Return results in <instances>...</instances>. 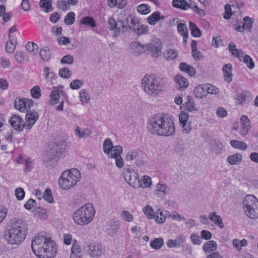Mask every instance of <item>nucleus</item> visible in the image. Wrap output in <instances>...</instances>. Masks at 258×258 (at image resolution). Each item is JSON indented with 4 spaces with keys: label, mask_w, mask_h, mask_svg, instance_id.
<instances>
[{
    "label": "nucleus",
    "mask_w": 258,
    "mask_h": 258,
    "mask_svg": "<svg viewBox=\"0 0 258 258\" xmlns=\"http://www.w3.org/2000/svg\"><path fill=\"white\" fill-rule=\"evenodd\" d=\"M147 128L152 134L160 136H172L175 131L172 119L163 114H157L151 118L148 122Z\"/></svg>",
    "instance_id": "nucleus-1"
},
{
    "label": "nucleus",
    "mask_w": 258,
    "mask_h": 258,
    "mask_svg": "<svg viewBox=\"0 0 258 258\" xmlns=\"http://www.w3.org/2000/svg\"><path fill=\"white\" fill-rule=\"evenodd\" d=\"M33 253L39 258H52L56 252L54 241L43 235L36 236L32 242Z\"/></svg>",
    "instance_id": "nucleus-2"
},
{
    "label": "nucleus",
    "mask_w": 258,
    "mask_h": 258,
    "mask_svg": "<svg viewBox=\"0 0 258 258\" xmlns=\"http://www.w3.org/2000/svg\"><path fill=\"white\" fill-rule=\"evenodd\" d=\"M141 85L145 92L150 96H156L162 91L164 82L162 79L154 75H146L141 81Z\"/></svg>",
    "instance_id": "nucleus-3"
},
{
    "label": "nucleus",
    "mask_w": 258,
    "mask_h": 258,
    "mask_svg": "<svg viewBox=\"0 0 258 258\" xmlns=\"http://www.w3.org/2000/svg\"><path fill=\"white\" fill-rule=\"evenodd\" d=\"M95 210L93 205L87 203L76 210L73 215L74 222L81 226L90 223L94 219Z\"/></svg>",
    "instance_id": "nucleus-4"
},
{
    "label": "nucleus",
    "mask_w": 258,
    "mask_h": 258,
    "mask_svg": "<svg viewBox=\"0 0 258 258\" xmlns=\"http://www.w3.org/2000/svg\"><path fill=\"white\" fill-rule=\"evenodd\" d=\"M81 176L80 171L76 168L65 170L59 177V185L63 189H69L74 186L80 180Z\"/></svg>",
    "instance_id": "nucleus-5"
},
{
    "label": "nucleus",
    "mask_w": 258,
    "mask_h": 258,
    "mask_svg": "<svg viewBox=\"0 0 258 258\" xmlns=\"http://www.w3.org/2000/svg\"><path fill=\"white\" fill-rule=\"evenodd\" d=\"M246 215L251 219L258 218V200L253 195L246 196L243 202Z\"/></svg>",
    "instance_id": "nucleus-6"
},
{
    "label": "nucleus",
    "mask_w": 258,
    "mask_h": 258,
    "mask_svg": "<svg viewBox=\"0 0 258 258\" xmlns=\"http://www.w3.org/2000/svg\"><path fill=\"white\" fill-rule=\"evenodd\" d=\"M228 46L229 52L233 56L237 57L239 61H243L249 69L254 68L255 65L252 59L241 49H236L233 42H230Z\"/></svg>",
    "instance_id": "nucleus-7"
},
{
    "label": "nucleus",
    "mask_w": 258,
    "mask_h": 258,
    "mask_svg": "<svg viewBox=\"0 0 258 258\" xmlns=\"http://www.w3.org/2000/svg\"><path fill=\"white\" fill-rule=\"evenodd\" d=\"M5 236L6 241L9 244L18 245L24 241L26 235H23L22 233L8 228L5 232Z\"/></svg>",
    "instance_id": "nucleus-8"
},
{
    "label": "nucleus",
    "mask_w": 258,
    "mask_h": 258,
    "mask_svg": "<svg viewBox=\"0 0 258 258\" xmlns=\"http://www.w3.org/2000/svg\"><path fill=\"white\" fill-rule=\"evenodd\" d=\"M122 175L125 181L132 187L138 188L139 178L138 174L130 167H125L122 172Z\"/></svg>",
    "instance_id": "nucleus-9"
},
{
    "label": "nucleus",
    "mask_w": 258,
    "mask_h": 258,
    "mask_svg": "<svg viewBox=\"0 0 258 258\" xmlns=\"http://www.w3.org/2000/svg\"><path fill=\"white\" fill-rule=\"evenodd\" d=\"M8 229L26 235L27 233V225L25 221L21 219L13 218L10 221Z\"/></svg>",
    "instance_id": "nucleus-10"
},
{
    "label": "nucleus",
    "mask_w": 258,
    "mask_h": 258,
    "mask_svg": "<svg viewBox=\"0 0 258 258\" xmlns=\"http://www.w3.org/2000/svg\"><path fill=\"white\" fill-rule=\"evenodd\" d=\"M148 54L153 57H158L161 53V42L159 39H154L145 45Z\"/></svg>",
    "instance_id": "nucleus-11"
},
{
    "label": "nucleus",
    "mask_w": 258,
    "mask_h": 258,
    "mask_svg": "<svg viewBox=\"0 0 258 258\" xmlns=\"http://www.w3.org/2000/svg\"><path fill=\"white\" fill-rule=\"evenodd\" d=\"M137 21V19L131 15L126 16L122 19L118 20V23H120L118 27V31L121 33L127 31L129 29H132V25H134Z\"/></svg>",
    "instance_id": "nucleus-12"
},
{
    "label": "nucleus",
    "mask_w": 258,
    "mask_h": 258,
    "mask_svg": "<svg viewBox=\"0 0 258 258\" xmlns=\"http://www.w3.org/2000/svg\"><path fill=\"white\" fill-rule=\"evenodd\" d=\"M243 21H237L234 25L236 30L239 32H242L244 30H250L253 22L252 19L248 16L245 17Z\"/></svg>",
    "instance_id": "nucleus-13"
},
{
    "label": "nucleus",
    "mask_w": 258,
    "mask_h": 258,
    "mask_svg": "<svg viewBox=\"0 0 258 258\" xmlns=\"http://www.w3.org/2000/svg\"><path fill=\"white\" fill-rule=\"evenodd\" d=\"M17 31L16 26L14 25L10 28L9 31V39L6 45V51L8 53H12L15 49L17 44V40L12 38L11 33Z\"/></svg>",
    "instance_id": "nucleus-14"
},
{
    "label": "nucleus",
    "mask_w": 258,
    "mask_h": 258,
    "mask_svg": "<svg viewBox=\"0 0 258 258\" xmlns=\"http://www.w3.org/2000/svg\"><path fill=\"white\" fill-rule=\"evenodd\" d=\"M85 250L91 256L98 257L102 255L104 249L101 244H92L86 246L85 248Z\"/></svg>",
    "instance_id": "nucleus-15"
},
{
    "label": "nucleus",
    "mask_w": 258,
    "mask_h": 258,
    "mask_svg": "<svg viewBox=\"0 0 258 258\" xmlns=\"http://www.w3.org/2000/svg\"><path fill=\"white\" fill-rule=\"evenodd\" d=\"M38 119V113L37 111L31 110L27 111L25 116V128L31 129Z\"/></svg>",
    "instance_id": "nucleus-16"
},
{
    "label": "nucleus",
    "mask_w": 258,
    "mask_h": 258,
    "mask_svg": "<svg viewBox=\"0 0 258 258\" xmlns=\"http://www.w3.org/2000/svg\"><path fill=\"white\" fill-rule=\"evenodd\" d=\"M32 105L33 101L28 99H16L14 103L15 108L21 112L24 111L27 108H30Z\"/></svg>",
    "instance_id": "nucleus-17"
},
{
    "label": "nucleus",
    "mask_w": 258,
    "mask_h": 258,
    "mask_svg": "<svg viewBox=\"0 0 258 258\" xmlns=\"http://www.w3.org/2000/svg\"><path fill=\"white\" fill-rule=\"evenodd\" d=\"M16 162L26 166L25 172H30L33 168V160L24 154H20Z\"/></svg>",
    "instance_id": "nucleus-18"
},
{
    "label": "nucleus",
    "mask_w": 258,
    "mask_h": 258,
    "mask_svg": "<svg viewBox=\"0 0 258 258\" xmlns=\"http://www.w3.org/2000/svg\"><path fill=\"white\" fill-rule=\"evenodd\" d=\"M23 119L17 115H13L9 119V122L13 128L17 131H22L25 128V124L22 123Z\"/></svg>",
    "instance_id": "nucleus-19"
},
{
    "label": "nucleus",
    "mask_w": 258,
    "mask_h": 258,
    "mask_svg": "<svg viewBox=\"0 0 258 258\" xmlns=\"http://www.w3.org/2000/svg\"><path fill=\"white\" fill-rule=\"evenodd\" d=\"M130 51L135 56H139L142 54L145 50V45L140 43L134 41L130 44Z\"/></svg>",
    "instance_id": "nucleus-20"
},
{
    "label": "nucleus",
    "mask_w": 258,
    "mask_h": 258,
    "mask_svg": "<svg viewBox=\"0 0 258 258\" xmlns=\"http://www.w3.org/2000/svg\"><path fill=\"white\" fill-rule=\"evenodd\" d=\"M240 122L241 125L240 134L242 136H245L251 128L250 120L247 116L243 115L240 117Z\"/></svg>",
    "instance_id": "nucleus-21"
},
{
    "label": "nucleus",
    "mask_w": 258,
    "mask_h": 258,
    "mask_svg": "<svg viewBox=\"0 0 258 258\" xmlns=\"http://www.w3.org/2000/svg\"><path fill=\"white\" fill-rule=\"evenodd\" d=\"M52 149L57 156L62 154L67 150L66 142L62 140H56L53 145Z\"/></svg>",
    "instance_id": "nucleus-22"
},
{
    "label": "nucleus",
    "mask_w": 258,
    "mask_h": 258,
    "mask_svg": "<svg viewBox=\"0 0 258 258\" xmlns=\"http://www.w3.org/2000/svg\"><path fill=\"white\" fill-rule=\"evenodd\" d=\"M174 80L176 83V86L178 90H184L188 86V81L180 75H177L175 76Z\"/></svg>",
    "instance_id": "nucleus-23"
},
{
    "label": "nucleus",
    "mask_w": 258,
    "mask_h": 258,
    "mask_svg": "<svg viewBox=\"0 0 258 258\" xmlns=\"http://www.w3.org/2000/svg\"><path fill=\"white\" fill-rule=\"evenodd\" d=\"M107 25L109 30L114 31L113 36L115 37H117L118 33L121 32V31H118V27L120 25V23H118V20L116 22L114 18L110 17L108 20Z\"/></svg>",
    "instance_id": "nucleus-24"
},
{
    "label": "nucleus",
    "mask_w": 258,
    "mask_h": 258,
    "mask_svg": "<svg viewBox=\"0 0 258 258\" xmlns=\"http://www.w3.org/2000/svg\"><path fill=\"white\" fill-rule=\"evenodd\" d=\"M185 237L183 235H180L177 236L175 239H170L167 243V245L168 247L172 248L177 246L180 247L183 246L185 242Z\"/></svg>",
    "instance_id": "nucleus-25"
},
{
    "label": "nucleus",
    "mask_w": 258,
    "mask_h": 258,
    "mask_svg": "<svg viewBox=\"0 0 258 258\" xmlns=\"http://www.w3.org/2000/svg\"><path fill=\"white\" fill-rule=\"evenodd\" d=\"M209 220L221 228L224 227V224L222 221V218L216 212H211L209 214Z\"/></svg>",
    "instance_id": "nucleus-26"
},
{
    "label": "nucleus",
    "mask_w": 258,
    "mask_h": 258,
    "mask_svg": "<svg viewBox=\"0 0 258 258\" xmlns=\"http://www.w3.org/2000/svg\"><path fill=\"white\" fill-rule=\"evenodd\" d=\"M164 18V16L161 15L160 12L156 11L149 16L147 18V22L150 25H155L161 20H163Z\"/></svg>",
    "instance_id": "nucleus-27"
},
{
    "label": "nucleus",
    "mask_w": 258,
    "mask_h": 258,
    "mask_svg": "<svg viewBox=\"0 0 258 258\" xmlns=\"http://www.w3.org/2000/svg\"><path fill=\"white\" fill-rule=\"evenodd\" d=\"M82 255V249L76 240L73 241L71 248L70 258H80Z\"/></svg>",
    "instance_id": "nucleus-28"
},
{
    "label": "nucleus",
    "mask_w": 258,
    "mask_h": 258,
    "mask_svg": "<svg viewBox=\"0 0 258 258\" xmlns=\"http://www.w3.org/2000/svg\"><path fill=\"white\" fill-rule=\"evenodd\" d=\"M132 28L133 31L139 35L146 34L148 30V27L145 25H140L138 20L136 23L132 25Z\"/></svg>",
    "instance_id": "nucleus-29"
},
{
    "label": "nucleus",
    "mask_w": 258,
    "mask_h": 258,
    "mask_svg": "<svg viewBox=\"0 0 258 258\" xmlns=\"http://www.w3.org/2000/svg\"><path fill=\"white\" fill-rule=\"evenodd\" d=\"M232 65L230 63L225 64L223 68L225 81L230 83L232 81V74L231 73Z\"/></svg>",
    "instance_id": "nucleus-30"
},
{
    "label": "nucleus",
    "mask_w": 258,
    "mask_h": 258,
    "mask_svg": "<svg viewBox=\"0 0 258 258\" xmlns=\"http://www.w3.org/2000/svg\"><path fill=\"white\" fill-rule=\"evenodd\" d=\"M138 188L140 187L143 188H147L150 187V185H151L152 180L149 176L147 175H144L142 177L141 179L138 178Z\"/></svg>",
    "instance_id": "nucleus-31"
},
{
    "label": "nucleus",
    "mask_w": 258,
    "mask_h": 258,
    "mask_svg": "<svg viewBox=\"0 0 258 258\" xmlns=\"http://www.w3.org/2000/svg\"><path fill=\"white\" fill-rule=\"evenodd\" d=\"M187 102L185 103V109L189 112L194 111H197L198 109L195 106V103L194 98L192 96L188 95L187 96Z\"/></svg>",
    "instance_id": "nucleus-32"
},
{
    "label": "nucleus",
    "mask_w": 258,
    "mask_h": 258,
    "mask_svg": "<svg viewBox=\"0 0 258 258\" xmlns=\"http://www.w3.org/2000/svg\"><path fill=\"white\" fill-rule=\"evenodd\" d=\"M113 148V145L111 140L109 138L106 139L104 141L103 148L104 153L107 154L108 157L110 156V155L113 154L112 152Z\"/></svg>",
    "instance_id": "nucleus-33"
},
{
    "label": "nucleus",
    "mask_w": 258,
    "mask_h": 258,
    "mask_svg": "<svg viewBox=\"0 0 258 258\" xmlns=\"http://www.w3.org/2000/svg\"><path fill=\"white\" fill-rule=\"evenodd\" d=\"M217 248V243L213 240L208 241L203 245V249L206 252H211Z\"/></svg>",
    "instance_id": "nucleus-34"
},
{
    "label": "nucleus",
    "mask_w": 258,
    "mask_h": 258,
    "mask_svg": "<svg viewBox=\"0 0 258 258\" xmlns=\"http://www.w3.org/2000/svg\"><path fill=\"white\" fill-rule=\"evenodd\" d=\"M60 95L59 90L58 89L53 90L50 94V100L49 101V104L53 105L57 104L59 100Z\"/></svg>",
    "instance_id": "nucleus-35"
},
{
    "label": "nucleus",
    "mask_w": 258,
    "mask_h": 258,
    "mask_svg": "<svg viewBox=\"0 0 258 258\" xmlns=\"http://www.w3.org/2000/svg\"><path fill=\"white\" fill-rule=\"evenodd\" d=\"M251 98V96L249 93L242 91L237 95L236 99L239 101V103L243 104L250 100Z\"/></svg>",
    "instance_id": "nucleus-36"
},
{
    "label": "nucleus",
    "mask_w": 258,
    "mask_h": 258,
    "mask_svg": "<svg viewBox=\"0 0 258 258\" xmlns=\"http://www.w3.org/2000/svg\"><path fill=\"white\" fill-rule=\"evenodd\" d=\"M179 68L181 71L185 72L190 76H193L196 74L195 69L186 63H181L179 65Z\"/></svg>",
    "instance_id": "nucleus-37"
},
{
    "label": "nucleus",
    "mask_w": 258,
    "mask_h": 258,
    "mask_svg": "<svg viewBox=\"0 0 258 258\" xmlns=\"http://www.w3.org/2000/svg\"><path fill=\"white\" fill-rule=\"evenodd\" d=\"M205 85H199L194 91L195 96L198 98H202L206 95Z\"/></svg>",
    "instance_id": "nucleus-38"
},
{
    "label": "nucleus",
    "mask_w": 258,
    "mask_h": 258,
    "mask_svg": "<svg viewBox=\"0 0 258 258\" xmlns=\"http://www.w3.org/2000/svg\"><path fill=\"white\" fill-rule=\"evenodd\" d=\"M242 160V156L240 154H235L230 156L227 158V161L230 165L239 164Z\"/></svg>",
    "instance_id": "nucleus-39"
},
{
    "label": "nucleus",
    "mask_w": 258,
    "mask_h": 258,
    "mask_svg": "<svg viewBox=\"0 0 258 258\" xmlns=\"http://www.w3.org/2000/svg\"><path fill=\"white\" fill-rule=\"evenodd\" d=\"M172 5L175 8H179L186 10L189 8L188 3L185 0H173Z\"/></svg>",
    "instance_id": "nucleus-40"
},
{
    "label": "nucleus",
    "mask_w": 258,
    "mask_h": 258,
    "mask_svg": "<svg viewBox=\"0 0 258 258\" xmlns=\"http://www.w3.org/2000/svg\"><path fill=\"white\" fill-rule=\"evenodd\" d=\"M40 55L43 60L48 61L51 57V53L49 48L47 46L42 48L40 51Z\"/></svg>",
    "instance_id": "nucleus-41"
},
{
    "label": "nucleus",
    "mask_w": 258,
    "mask_h": 258,
    "mask_svg": "<svg viewBox=\"0 0 258 258\" xmlns=\"http://www.w3.org/2000/svg\"><path fill=\"white\" fill-rule=\"evenodd\" d=\"M164 244V240L162 238L159 237L155 238L150 242V246L154 249H160Z\"/></svg>",
    "instance_id": "nucleus-42"
},
{
    "label": "nucleus",
    "mask_w": 258,
    "mask_h": 258,
    "mask_svg": "<svg viewBox=\"0 0 258 258\" xmlns=\"http://www.w3.org/2000/svg\"><path fill=\"white\" fill-rule=\"evenodd\" d=\"M189 27L191 30V35L193 37H200L201 36V32L196 24L192 22H189Z\"/></svg>",
    "instance_id": "nucleus-43"
},
{
    "label": "nucleus",
    "mask_w": 258,
    "mask_h": 258,
    "mask_svg": "<svg viewBox=\"0 0 258 258\" xmlns=\"http://www.w3.org/2000/svg\"><path fill=\"white\" fill-rule=\"evenodd\" d=\"M230 145L234 148L243 151L246 150L247 148V145L244 142L238 141L237 140H232L230 142Z\"/></svg>",
    "instance_id": "nucleus-44"
},
{
    "label": "nucleus",
    "mask_w": 258,
    "mask_h": 258,
    "mask_svg": "<svg viewBox=\"0 0 258 258\" xmlns=\"http://www.w3.org/2000/svg\"><path fill=\"white\" fill-rule=\"evenodd\" d=\"M75 132L76 135L78 136L80 138H86L91 134V132L88 129L81 130L79 127H77L75 129Z\"/></svg>",
    "instance_id": "nucleus-45"
},
{
    "label": "nucleus",
    "mask_w": 258,
    "mask_h": 258,
    "mask_svg": "<svg viewBox=\"0 0 258 258\" xmlns=\"http://www.w3.org/2000/svg\"><path fill=\"white\" fill-rule=\"evenodd\" d=\"M164 213H167V212H164L163 210H161L160 209L158 210L156 212L155 220L158 223L161 224L165 221L167 216Z\"/></svg>",
    "instance_id": "nucleus-46"
},
{
    "label": "nucleus",
    "mask_w": 258,
    "mask_h": 258,
    "mask_svg": "<svg viewBox=\"0 0 258 258\" xmlns=\"http://www.w3.org/2000/svg\"><path fill=\"white\" fill-rule=\"evenodd\" d=\"M79 97L83 103H88L91 100V96L86 89H83L80 92Z\"/></svg>",
    "instance_id": "nucleus-47"
},
{
    "label": "nucleus",
    "mask_w": 258,
    "mask_h": 258,
    "mask_svg": "<svg viewBox=\"0 0 258 258\" xmlns=\"http://www.w3.org/2000/svg\"><path fill=\"white\" fill-rule=\"evenodd\" d=\"M40 7L45 8L44 11L49 13L52 11V3L51 0H40L39 2Z\"/></svg>",
    "instance_id": "nucleus-48"
},
{
    "label": "nucleus",
    "mask_w": 258,
    "mask_h": 258,
    "mask_svg": "<svg viewBox=\"0 0 258 258\" xmlns=\"http://www.w3.org/2000/svg\"><path fill=\"white\" fill-rule=\"evenodd\" d=\"M139 151L137 150L130 151L126 154L125 160L127 161H132L137 159L139 155Z\"/></svg>",
    "instance_id": "nucleus-49"
},
{
    "label": "nucleus",
    "mask_w": 258,
    "mask_h": 258,
    "mask_svg": "<svg viewBox=\"0 0 258 258\" xmlns=\"http://www.w3.org/2000/svg\"><path fill=\"white\" fill-rule=\"evenodd\" d=\"M80 24L90 26L92 28L96 27V23L92 17H84L80 20Z\"/></svg>",
    "instance_id": "nucleus-50"
},
{
    "label": "nucleus",
    "mask_w": 258,
    "mask_h": 258,
    "mask_svg": "<svg viewBox=\"0 0 258 258\" xmlns=\"http://www.w3.org/2000/svg\"><path fill=\"white\" fill-rule=\"evenodd\" d=\"M15 56L16 61L20 63H22L25 61H28V57L23 51H17L15 53Z\"/></svg>",
    "instance_id": "nucleus-51"
},
{
    "label": "nucleus",
    "mask_w": 258,
    "mask_h": 258,
    "mask_svg": "<svg viewBox=\"0 0 258 258\" xmlns=\"http://www.w3.org/2000/svg\"><path fill=\"white\" fill-rule=\"evenodd\" d=\"M109 158H114L115 160V165L119 168H121L123 167L124 162L120 155L117 156L116 154L110 155Z\"/></svg>",
    "instance_id": "nucleus-52"
},
{
    "label": "nucleus",
    "mask_w": 258,
    "mask_h": 258,
    "mask_svg": "<svg viewBox=\"0 0 258 258\" xmlns=\"http://www.w3.org/2000/svg\"><path fill=\"white\" fill-rule=\"evenodd\" d=\"M75 21V14L71 12H69L64 17V22L66 25H72Z\"/></svg>",
    "instance_id": "nucleus-53"
},
{
    "label": "nucleus",
    "mask_w": 258,
    "mask_h": 258,
    "mask_svg": "<svg viewBox=\"0 0 258 258\" xmlns=\"http://www.w3.org/2000/svg\"><path fill=\"white\" fill-rule=\"evenodd\" d=\"M26 48L28 52H30L33 55H35L37 53L38 47L33 42H29L26 45Z\"/></svg>",
    "instance_id": "nucleus-54"
},
{
    "label": "nucleus",
    "mask_w": 258,
    "mask_h": 258,
    "mask_svg": "<svg viewBox=\"0 0 258 258\" xmlns=\"http://www.w3.org/2000/svg\"><path fill=\"white\" fill-rule=\"evenodd\" d=\"M137 11L143 15H146L150 12V7L147 4H141L137 7Z\"/></svg>",
    "instance_id": "nucleus-55"
},
{
    "label": "nucleus",
    "mask_w": 258,
    "mask_h": 258,
    "mask_svg": "<svg viewBox=\"0 0 258 258\" xmlns=\"http://www.w3.org/2000/svg\"><path fill=\"white\" fill-rule=\"evenodd\" d=\"M205 85V89H206V93L211 94H217L219 90L218 88L215 86L212 85L210 84H207Z\"/></svg>",
    "instance_id": "nucleus-56"
},
{
    "label": "nucleus",
    "mask_w": 258,
    "mask_h": 258,
    "mask_svg": "<svg viewBox=\"0 0 258 258\" xmlns=\"http://www.w3.org/2000/svg\"><path fill=\"white\" fill-rule=\"evenodd\" d=\"M84 84V81L81 80L76 79L72 81L70 84L72 89L76 90L80 88Z\"/></svg>",
    "instance_id": "nucleus-57"
},
{
    "label": "nucleus",
    "mask_w": 258,
    "mask_h": 258,
    "mask_svg": "<svg viewBox=\"0 0 258 258\" xmlns=\"http://www.w3.org/2000/svg\"><path fill=\"white\" fill-rule=\"evenodd\" d=\"M157 190L163 193L164 195L168 194L170 188L165 184L158 183L156 185Z\"/></svg>",
    "instance_id": "nucleus-58"
},
{
    "label": "nucleus",
    "mask_w": 258,
    "mask_h": 258,
    "mask_svg": "<svg viewBox=\"0 0 258 258\" xmlns=\"http://www.w3.org/2000/svg\"><path fill=\"white\" fill-rule=\"evenodd\" d=\"M58 75L61 78L69 79L71 77L72 73L68 68H63L59 70Z\"/></svg>",
    "instance_id": "nucleus-59"
},
{
    "label": "nucleus",
    "mask_w": 258,
    "mask_h": 258,
    "mask_svg": "<svg viewBox=\"0 0 258 258\" xmlns=\"http://www.w3.org/2000/svg\"><path fill=\"white\" fill-rule=\"evenodd\" d=\"M189 115L188 113L185 111H181L179 114V119L180 125L185 126V124L187 122Z\"/></svg>",
    "instance_id": "nucleus-60"
},
{
    "label": "nucleus",
    "mask_w": 258,
    "mask_h": 258,
    "mask_svg": "<svg viewBox=\"0 0 258 258\" xmlns=\"http://www.w3.org/2000/svg\"><path fill=\"white\" fill-rule=\"evenodd\" d=\"M31 96L33 98L38 99L41 96V90L38 85L34 86L30 90Z\"/></svg>",
    "instance_id": "nucleus-61"
},
{
    "label": "nucleus",
    "mask_w": 258,
    "mask_h": 258,
    "mask_svg": "<svg viewBox=\"0 0 258 258\" xmlns=\"http://www.w3.org/2000/svg\"><path fill=\"white\" fill-rule=\"evenodd\" d=\"M43 75L46 79L49 80H51L55 77V74L52 72H50V68L47 67H45L43 69Z\"/></svg>",
    "instance_id": "nucleus-62"
},
{
    "label": "nucleus",
    "mask_w": 258,
    "mask_h": 258,
    "mask_svg": "<svg viewBox=\"0 0 258 258\" xmlns=\"http://www.w3.org/2000/svg\"><path fill=\"white\" fill-rule=\"evenodd\" d=\"M43 198L49 203H52L53 202V198L51 194V191L50 189L47 188L45 189L43 195Z\"/></svg>",
    "instance_id": "nucleus-63"
},
{
    "label": "nucleus",
    "mask_w": 258,
    "mask_h": 258,
    "mask_svg": "<svg viewBox=\"0 0 258 258\" xmlns=\"http://www.w3.org/2000/svg\"><path fill=\"white\" fill-rule=\"evenodd\" d=\"M177 31L181 35H184L188 34L187 28L184 23H179L177 24Z\"/></svg>",
    "instance_id": "nucleus-64"
}]
</instances>
